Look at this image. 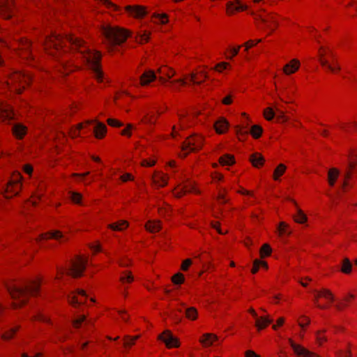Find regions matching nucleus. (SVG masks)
Listing matches in <instances>:
<instances>
[{
    "label": "nucleus",
    "mask_w": 357,
    "mask_h": 357,
    "mask_svg": "<svg viewBox=\"0 0 357 357\" xmlns=\"http://www.w3.org/2000/svg\"><path fill=\"white\" fill-rule=\"evenodd\" d=\"M228 191L225 188H219L217 200L220 204H225L227 202V195Z\"/></svg>",
    "instance_id": "nucleus-57"
},
{
    "label": "nucleus",
    "mask_w": 357,
    "mask_h": 357,
    "mask_svg": "<svg viewBox=\"0 0 357 357\" xmlns=\"http://www.w3.org/2000/svg\"><path fill=\"white\" fill-rule=\"evenodd\" d=\"M20 328V326H15L10 328L2 335V338L6 340H9L13 338Z\"/></svg>",
    "instance_id": "nucleus-54"
},
{
    "label": "nucleus",
    "mask_w": 357,
    "mask_h": 357,
    "mask_svg": "<svg viewBox=\"0 0 357 357\" xmlns=\"http://www.w3.org/2000/svg\"><path fill=\"white\" fill-rule=\"evenodd\" d=\"M135 278L132 273L130 271L126 270L123 271L119 273L118 287L119 289L121 291L123 296L127 297L130 285L134 282Z\"/></svg>",
    "instance_id": "nucleus-10"
},
{
    "label": "nucleus",
    "mask_w": 357,
    "mask_h": 357,
    "mask_svg": "<svg viewBox=\"0 0 357 357\" xmlns=\"http://www.w3.org/2000/svg\"><path fill=\"white\" fill-rule=\"evenodd\" d=\"M107 126L101 122H98L93 128V134L96 139H101L107 133Z\"/></svg>",
    "instance_id": "nucleus-34"
},
{
    "label": "nucleus",
    "mask_w": 357,
    "mask_h": 357,
    "mask_svg": "<svg viewBox=\"0 0 357 357\" xmlns=\"http://www.w3.org/2000/svg\"><path fill=\"white\" fill-rule=\"evenodd\" d=\"M139 335H126L123 338V347L127 350L130 349L136 343V341L139 338Z\"/></svg>",
    "instance_id": "nucleus-44"
},
{
    "label": "nucleus",
    "mask_w": 357,
    "mask_h": 357,
    "mask_svg": "<svg viewBox=\"0 0 357 357\" xmlns=\"http://www.w3.org/2000/svg\"><path fill=\"white\" fill-rule=\"evenodd\" d=\"M277 232L280 237L289 236L291 234L290 225L284 221L280 222L278 225Z\"/></svg>",
    "instance_id": "nucleus-36"
},
{
    "label": "nucleus",
    "mask_w": 357,
    "mask_h": 357,
    "mask_svg": "<svg viewBox=\"0 0 357 357\" xmlns=\"http://www.w3.org/2000/svg\"><path fill=\"white\" fill-rule=\"evenodd\" d=\"M353 265L348 258H344L340 263V271L346 275L351 273Z\"/></svg>",
    "instance_id": "nucleus-43"
},
{
    "label": "nucleus",
    "mask_w": 357,
    "mask_h": 357,
    "mask_svg": "<svg viewBox=\"0 0 357 357\" xmlns=\"http://www.w3.org/2000/svg\"><path fill=\"white\" fill-rule=\"evenodd\" d=\"M31 80L32 77L30 74L15 70L10 73L6 81L1 84L3 90L1 93H4L6 89H8L15 91L17 93H21L31 84Z\"/></svg>",
    "instance_id": "nucleus-4"
},
{
    "label": "nucleus",
    "mask_w": 357,
    "mask_h": 357,
    "mask_svg": "<svg viewBox=\"0 0 357 357\" xmlns=\"http://www.w3.org/2000/svg\"><path fill=\"white\" fill-rule=\"evenodd\" d=\"M325 330H320L316 332V343L319 346H322L324 343L327 341V337L325 335Z\"/></svg>",
    "instance_id": "nucleus-58"
},
{
    "label": "nucleus",
    "mask_w": 357,
    "mask_h": 357,
    "mask_svg": "<svg viewBox=\"0 0 357 357\" xmlns=\"http://www.w3.org/2000/svg\"><path fill=\"white\" fill-rule=\"evenodd\" d=\"M150 34L151 33L149 31H143L139 32L136 36L137 42L140 44L146 43L149 40Z\"/></svg>",
    "instance_id": "nucleus-55"
},
{
    "label": "nucleus",
    "mask_w": 357,
    "mask_h": 357,
    "mask_svg": "<svg viewBox=\"0 0 357 357\" xmlns=\"http://www.w3.org/2000/svg\"><path fill=\"white\" fill-rule=\"evenodd\" d=\"M287 167L285 165L280 163L274 169L273 178L274 181H278L280 177L285 173Z\"/></svg>",
    "instance_id": "nucleus-48"
},
{
    "label": "nucleus",
    "mask_w": 357,
    "mask_h": 357,
    "mask_svg": "<svg viewBox=\"0 0 357 357\" xmlns=\"http://www.w3.org/2000/svg\"><path fill=\"white\" fill-rule=\"evenodd\" d=\"M262 20L266 28L271 31H273L278 26V16L275 13L266 15Z\"/></svg>",
    "instance_id": "nucleus-27"
},
{
    "label": "nucleus",
    "mask_w": 357,
    "mask_h": 357,
    "mask_svg": "<svg viewBox=\"0 0 357 357\" xmlns=\"http://www.w3.org/2000/svg\"><path fill=\"white\" fill-rule=\"evenodd\" d=\"M204 144V137L198 134H194L183 142L180 153V157L185 158L186 155L192 151L200 150Z\"/></svg>",
    "instance_id": "nucleus-7"
},
{
    "label": "nucleus",
    "mask_w": 357,
    "mask_h": 357,
    "mask_svg": "<svg viewBox=\"0 0 357 357\" xmlns=\"http://www.w3.org/2000/svg\"><path fill=\"white\" fill-rule=\"evenodd\" d=\"M152 20L157 24H165L168 22V15L165 13L153 14L152 15Z\"/></svg>",
    "instance_id": "nucleus-53"
},
{
    "label": "nucleus",
    "mask_w": 357,
    "mask_h": 357,
    "mask_svg": "<svg viewBox=\"0 0 357 357\" xmlns=\"http://www.w3.org/2000/svg\"><path fill=\"white\" fill-rule=\"evenodd\" d=\"M42 279L39 277L29 280L13 282L7 285V290L13 300L11 307L14 310L24 306L31 296H38Z\"/></svg>",
    "instance_id": "nucleus-2"
},
{
    "label": "nucleus",
    "mask_w": 357,
    "mask_h": 357,
    "mask_svg": "<svg viewBox=\"0 0 357 357\" xmlns=\"http://www.w3.org/2000/svg\"><path fill=\"white\" fill-rule=\"evenodd\" d=\"M22 176L21 174L18 172H13L3 192L4 197L6 199H10L17 195L22 189Z\"/></svg>",
    "instance_id": "nucleus-8"
},
{
    "label": "nucleus",
    "mask_w": 357,
    "mask_h": 357,
    "mask_svg": "<svg viewBox=\"0 0 357 357\" xmlns=\"http://www.w3.org/2000/svg\"><path fill=\"white\" fill-rule=\"evenodd\" d=\"M188 193L200 195L201 190L197 188V183L191 180H186L178 184L172 190V194L176 198H181Z\"/></svg>",
    "instance_id": "nucleus-9"
},
{
    "label": "nucleus",
    "mask_w": 357,
    "mask_h": 357,
    "mask_svg": "<svg viewBox=\"0 0 357 357\" xmlns=\"http://www.w3.org/2000/svg\"><path fill=\"white\" fill-rule=\"evenodd\" d=\"M260 268H263L266 270L268 269V264L265 261H262L260 259H255L253 261V266L251 269V273L252 274H256Z\"/></svg>",
    "instance_id": "nucleus-47"
},
{
    "label": "nucleus",
    "mask_w": 357,
    "mask_h": 357,
    "mask_svg": "<svg viewBox=\"0 0 357 357\" xmlns=\"http://www.w3.org/2000/svg\"><path fill=\"white\" fill-rule=\"evenodd\" d=\"M207 78V74L204 70H199L195 73H192L190 76V82L194 84H201L206 80Z\"/></svg>",
    "instance_id": "nucleus-38"
},
{
    "label": "nucleus",
    "mask_w": 357,
    "mask_h": 357,
    "mask_svg": "<svg viewBox=\"0 0 357 357\" xmlns=\"http://www.w3.org/2000/svg\"><path fill=\"white\" fill-rule=\"evenodd\" d=\"M275 118L278 123H284L289 121V117L282 110L277 109Z\"/></svg>",
    "instance_id": "nucleus-59"
},
{
    "label": "nucleus",
    "mask_w": 357,
    "mask_h": 357,
    "mask_svg": "<svg viewBox=\"0 0 357 357\" xmlns=\"http://www.w3.org/2000/svg\"><path fill=\"white\" fill-rule=\"evenodd\" d=\"M93 122H95V121H87L84 123H80L77 124L75 127H73L70 128L69 131V135L71 138H76L78 136L80 135V131L82 129L86 128Z\"/></svg>",
    "instance_id": "nucleus-32"
},
{
    "label": "nucleus",
    "mask_w": 357,
    "mask_h": 357,
    "mask_svg": "<svg viewBox=\"0 0 357 357\" xmlns=\"http://www.w3.org/2000/svg\"><path fill=\"white\" fill-rule=\"evenodd\" d=\"M158 213L160 216L166 217L171 214V208L168 204H164L158 208Z\"/></svg>",
    "instance_id": "nucleus-63"
},
{
    "label": "nucleus",
    "mask_w": 357,
    "mask_h": 357,
    "mask_svg": "<svg viewBox=\"0 0 357 357\" xmlns=\"http://www.w3.org/2000/svg\"><path fill=\"white\" fill-rule=\"evenodd\" d=\"M229 122L224 117H220L215 121L213 127L216 133L219 135L225 134L229 129Z\"/></svg>",
    "instance_id": "nucleus-29"
},
{
    "label": "nucleus",
    "mask_w": 357,
    "mask_h": 357,
    "mask_svg": "<svg viewBox=\"0 0 357 357\" xmlns=\"http://www.w3.org/2000/svg\"><path fill=\"white\" fill-rule=\"evenodd\" d=\"M31 320L32 321H38L47 323L49 324H52L50 318L48 316H47L43 313H38L37 314L33 316V317L31 318Z\"/></svg>",
    "instance_id": "nucleus-61"
},
{
    "label": "nucleus",
    "mask_w": 357,
    "mask_h": 357,
    "mask_svg": "<svg viewBox=\"0 0 357 357\" xmlns=\"http://www.w3.org/2000/svg\"><path fill=\"white\" fill-rule=\"evenodd\" d=\"M261 39L249 40L247 42L241 45V47H244V51L248 52L250 48L256 46L258 43H261Z\"/></svg>",
    "instance_id": "nucleus-62"
},
{
    "label": "nucleus",
    "mask_w": 357,
    "mask_h": 357,
    "mask_svg": "<svg viewBox=\"0 0 357 357\" xmlns=\"http://www.w3.org/2000/svg\"><path fill=\"white\" fill-rule=\"evenodd\" d=\"M129 226V222L127 220H119L116 222L109 224L107 228L114 231H123L126 229Z\"/></svg>",
    "instance_id": "nucleus-33"
},
{
    "label": "nucleus",
    "mask_w": 357,
    "mask_h": 357,
    "mask_svg": "<svg viewBox=\"0 0 357 357\" xmlns=\"http://www.w3.org/2000/svg\"><path fill=\"white\" fill-rule=\"evenodd\" d=\"M301 67V61L297 58H294L283 66L282 71L285 75L291 76L298 72Z\"/></svg>",
    "instance_id": "nucleus-19"
},
{
    "label": "nucleus",
    "mask_w": 357,
    "mask_h": 357,
    "mask_svg": "<svg viewBox=\"0 0 357 357\" xmlns=\"http://www.w3.org/2000/svg\"><path fill=\"white\" fill-rule=\"evenodd\" d=\"M13 119H15V114L11 107L0 100V121L10 123Z\"/></svg>",
    "instance_id": "nucleus-20"
},
{
    "label": "nucleus",
    "mask_w": 357,
    "mask_h": 357,
    "mask_svg": "<svg viewBox=\"0 0 357 357\" xmlns=\"http://www.w3.org/2000/svg\"><path fill=\"white\" fill-rule=\"evenodd\" d=\"M15 13L14 0H0V16L4 19H10Z\"/></svg>",
    "instance_id": "nucleus-16"
},
{
    "label": "nucleus",
    "mask_w": 357,
    "mask_h": 357,
    "mask_svg": "<svg viewBox=\"0 0 357 357\" xmlns=\"http://www.w3.org/2000/svg\"><path fill=\"white\" fill-rule=\"evenodd\" d=\"M340 128L345 132L357 130V121H354L349 123H341Z\"/></svg>",
    "instance_id": "nucleus-51"
},
{
    "label": "nucleus",
    "mask_w": 357,
    "mask_h": 357,
    "mask_svg": "<svg viewBox=\"0 0 357 357\" xmlns=\"http://www.w3.org/2000/svg\"><path fill=\"white\" fill-rule=\"evenodd\" d=\"M318 57L322 67L326 66L337 59L332 50L328 46H321L319 48Z\"/></svg>",
    "instance_id": "nucleus-12"
},
{
    "label": "nucleus",
    "mask_w": 357,
    "mask_h": 357,
    "mask_svg": "<svg viewBox=\"0 0 357 357\" xmlns=\"http://www.w3.org/2000/svg\"><path fill=\"white\" fill-rule=\"evenodd\" d=\"M318 57L322 67L326 66L337 59L332 50L328 46H321L319 48Z\"/></svg>",
    "instance_id": "nucleus-13"
},
{
    "label": "nucleus",
    "mask_w": 357,
    "mask_h": 357,
    "mask_svg": "<svg viewBox=\"0 0 357 357\" xmlns=\"http://www.w3.org/2000/svg\"><path fill=\"white\" fill-rule=\"evenodd\" d=\"M294 205L296 213L293 215L294 220L298 224H304L307 221V217L302 209L298 206V203L294 199L291 200Z\"/></svg>",
    "instance_id": "nucleus-30"
},
{
    "label": "nucleus",
    "mask_w": 357,
    "mask_h": 357,
    "mask_svg": "<svg viewBox=\"0 0 357 357\" xmlns=\"http://www.w3.org/2000/svg\"><path fill=\"white\" fill-rule=\"evenodd\" d=\"M87 264L88 257L86 255H75L70 261L69 266L67 269V274L73 278L82 276Z\"/></svg>",
    "instance_id": "nucleus-6"
},
{
    "label": "nucleus",
    "mask_w": 357,
    "mask_h": 357,
    "mask_svg": "<svg viewBox=\"0 0 357 357\" xmlns=\"http://www.w3.org/2000/svg\"><path fill=\"white\" fill-rule=\"evenodd\" d=\"M193 117L188 114H179V126L182 129H185L191 126L193 123L192 122Z\"/></svg>",
    "instance_id": "nucleus-39"
},
{
    "label": "nucleus",
    "mask_w": 357,
    "mask_h": 357,
    "mask_svg": "<svg viewBox=\"0 0 357 357\" xmlns=\"http://www.w3.org/2000/svg\"><path fill=\"white\" fill-rule=\"evenodd\" d=\"M45 52L59 60V71L66 76L79 68L80 60L92 71L93 76L98 83L104 82V73L101 68L102 54L100 52L91 50L81 38L68 35L63 37L55 33L47 37L44 43Z\"/></svg>",
    "instance_id": "nucleus-1"
},
{
    "label": "nucleus",
    "mask_w": 357,
    "mask_h": 357,
    "mask_svg": "<svg viewBox=\"0 0 357 357\" xmlns=\"http://www.w3.org/2000/svg\"><path fill=\"white\" fill-rule=\"evenodd\" d=\"M185 278L183 273H177L172 277V282L174 284H181L184 282Z\"/></svg>",
    "instance_id": "nucleus-64"
},
{
    "label": "nucleus",
    "mask_w": 357,
    "mask_h": 357,
    "mask_svg": "<svg viewBox=\"0 0 357 357\" xmlns=\"http://www.w3.org/2000/svg\"><path fill=\"white\" fill-rule=\"evenodd\" d=\"M273 322V319L268 317H259L255 321V326L258 330H262L266 328L270 324Z\"/></svg>",
    "instance_id": "nucleus-42"
},
{
    "label": "nucleus",
    "mask_w": 357,
    "mask_h": 357,
    "mask_svg": "<svg viewBox=\"0 0 357 357\" xmlns=\"http://www.w3.org/2000/svg\"><path fill=\"white\" fill-rule=\"evenodd\" d=\"M71 202L75 204H82V195L77 192L70 191L68 192Z\"/></svg>",
    "instance_id": "nucleus-56"
},
{
    "label": "nucleus",
    "mask_w": 357,
    "mask_h": 357,
    "mask_svg": "<svg viewBox=\"0 0 357 357\" xmlns=\"http://www.w3.org/2000/svg\"><path fill=\"white\" fill-rule=\"evenodd\" d=\"M339 176V171L336 168H331L328 172V182L330 186H333Z\"/></svg>",
    "instance_id": "nucleus-46"
},
{
    "label": "nucleus",
    "mask_w": 357,
    "mask_h": 357,
    "mask_svg": "<svg viewBox=\"0 0 357 357\" xmlns=\"http://www.w3.org/2000/svg\"><path fill=\"white\" fill-rule=\"evenodd\" d=\"M158 339L162 341L167 349L178 348L181 346L179 340L173 335L169 330H165L158 335Z\"/></svg>",
    "instance_id": "nucleus-15"
},
{
    "label": "nucleus",
    "mask_w": 357,
    "mask_h": 357,
    "mask_svg": "<svg viewBox=\"0 0 357 357\" xmlns=\"http://www.w3.org/2000/svg\"><path fill=\"white\" fill-rule=\"evenodd\" d=\"M158 73L159 74V80L162 84L166 83L175 74V71L172 68L166 66L159 68Z\"/></svg>",
    "instance_id": "nucleus-25"
},
{
    "label": "nucleus",
    "mask_w": 357,
    "mask_h": 357,
    "mask_svg": "<svg viewBox=\"0 0 357 357\" xmlns=\"http://www.w3.org/2000/svg\"><path fill=\"white\" fill-rule=\"evenodd\" d=\"M263 128L259 125H253L250 130V134L252 137L257 139L261 137L263 133Z\"/></svg>",
    "instance_id": "nucleus-52"
},
{
    "label": "nucleus",
    "mask_w": 357,
    "mask_h": 357,
    "mask_svg": "<svg viewBox=\"0 0 357 357\" xmlns=\"http://www.w3.org/2000/svg\"><path fill=\"white\" fill-rule=\"evenodd\" d=\"M161 227V222L159 220H149L145 225L146 229L151 233L158 232Z\"/></svg>",
    "instance_id": "nucleus-41"
},
{
    "label": "nucleus",
    "mask_w": 357,
    "mask_h": 357,
    "mask_svg": "<svg viewBox=\"0 0 357 357\" xmlns=\"http://www.w3.org/2000/svg\"><path fill=\"white\" fill-rule=\"evenodd\" d=\"M349 168L344 174V178L343 184L342 186V188L344 191L347 190V188L349 185V181L351 178L353 170L356 167V160H357V151L353 150L350 152L349 156Z\"/></svg>",
    "instance_id": "nucleus-17"
},
{
    "label": "nucleus",
    "mask_w": 357,
    "mask_h": 357,
    "mask_svg": "<svg viewBox=\"0 0 357 357\" xmlns=\"http://www.w3.org/2000/svg\"><path fill=\"white\" fill-rule=\"evenodd\" d=\"M156 75L154 71L151 70H145L139 77V84L142 86H149L151 82L155 81Z\"/></svg>",
    "instance_id": "nucleus-28"
},
{
    "label": "nucleus",
    "mask_w": 357,
    "mask_h": 357,
    "mask_svg": "<svg viewBox=\"0 0 357 357\" xmlns=\"http://www.w3.org/2000/svg\"><path fill=\"white\" fill-rule=\"evenodd\" d=\"M169 176L160 171H155L152 176V182L158 188H163L168 183Z\"/></svg>",
    "instance_id": "nucleus-24"
},
{
    "label": "nucleus",
    "mask_w": 357,
    "mask_h": 357,
    "mask_svg": "<svg viewBox=\"0 0 357 357\" xmlns=\"http://www.w3.org/2000/svg\"><path fill=\"white\" fill-rule=\"evenodd\" d=\"M218 340V337L211 333H204L199 340V343L203 347L207 348L214 344Z\"/></svg>",
    "instance_id": "nucleus-26"
},
{
    "label": "nucleus",
    "mask_w": 357,
    "mask_h": 357,
    "mask_svg": "<svg viewBox=\"0 0 357 357\" xmlns=\"http://www.w3.org/2000/svg\"><path fill=\"white\" fill-rule=\"evenodd\" d=\"M198 310L195 307H188L185 310V317L190 321H196L198 319Z\"/></svg>",
    "instance_id": "nucleus-45"
},
{
    "label": "nucleus",
    "mask_w": 357,
    "mask_h": 357,
    "mask_svg": "<svg viewBox=\"0 0 357 357\" xmlns=\"http://www.w3.org/2000/svg\"><path fill=\"white\" fill-rule=\"evenodd\" d=\"M159 115L160 114H157L153 111H149L142 116L141 123L145 125L153 126L156 123Z\"/></svg>",
    "instance_id": "nucleus-31"
},
{
    "label": "nucleus",
    "mask_w": 357,
    "mask_h": 357,
    "mask_svg": "<svg viewBox=\"0 0 357 357\" xmlns=\"http://www.w3.org/2000/svg\"><path fill=\"white\" fill-rule=\"evenodd\" d=\"M54 239L60 242H65L68 238L59 230H52L46 233L42 234L38 238V241Z\"/></svg>",
    "instance_id": "nucleus-23"
},
{
    "label": "nucleus",
    "mask_w": 357,
    "mask_h": 357,
    "mask_svg": "<svg viewBox=\"0 0 357 357\" xmlns=\"http://www.w3.org/2000/svg\"><path fill=\"white\" fill-rule=\"evenodd\" d=\"M26 127L20 123L15 124L12 128L13 135L19 139H22L26 134Z\"/></svg>",
    "instance_id": "nucleus-35"
},
{
    "label": "nucleus",
    "mask_w": 357,
    "mask_h": 357,
    "mask_svg": "<svg viewBox=\"0 0 357 357\" xmlns=\"http://www.w3.org/2000/svg\"><path fill=\"white\" fill-rule=\"evenodd\" d=\"M125 11L128 16L136 19H142L146 15V8L139 5L126 6Z\"/></svg>",
    "instance_id": "nucleus-22"
},
{
    "label": "nucleus",
    "mask_w": 357,
    "mask_h": 357,
    "mask_svg": "<svg viewBox=\"0 0 357 357\" xmlns=\"http://www.w3.org/2000/svg\"><path fill=\"white\" fill-rule=\"evenodd\" d=\"M324 68L333 74H338L341 70V66L338 62L337 59L328 64Z\"/></svg>",
    "instance_id": "nucleus-50"
},
{
    "label": "nucleus",
    "mask_w": 357,
    "mask_h": 357,
    "mask_svg": "<svg viewBox=\"0 0 357 357\" xmlns=\"http://www.w3.org/2000/svg\"><path fill=\"white\" fill-rule=\"evenodd\" d=\"M87 296L83 289H77L68 296V302L73 306L82 305L85 303Z\"/></svg>",
    "instance_id": "nucleus-21"
},
{
    "label": "nucleus",
    "mask_w": 357,
    "mask_h": 357,
    "mask_svg": "<svg viewBox=\"0 0 357 357\" xmlns=\"http://www.w3.org/2000/svg\"><path fill=\"white\" fill-rule=\"evenodd\" d=\"M250 161L255 167L260 168L264 163V158L259 153H255L250 155Z\"/></svg>",
    "instance_id": "nucleus-40"
},
{
    "label": "nucleus",
    "mask_w": 357,
    "mask_h": 357,
    "mask_svg": "<svg viewBox=\"0 0 357 357\" xmlns=\"http://www.w3.org/2000/svg\"><path fill=\"white\" fill-rule=\"evenodd\" d=\"M318 57L322 67L326 66L337 59L332 50L328 46H321L319 48Z\"/></svg>",
    "instance_id": "nucleus-14"
},
{
    "label": "nucleus",
    "mask_w": 357,
    "mask_h": 357,
    "mask_svg": "<svg viewBox=\"0 0 357 357\" xmlns=\"http://www.w3.org/2000/svg\"><path fill=\"white\" fill-rule=\"evenodd\" d=\"M86 316L83 315V314L77 316L72 321V326L75 329L80 328L83 326L86 325Z\"/></svg>",
    "instance_id": "nucleus-49"
},
{
    "label": "nucleus",
    "mask_w": 357,
    "mask_h": 357,
    "mask_svg": "<svg viewBox=\"0 0 357 357\" xmlns=\"http://www.w3.org/2000/svg\"><path fill=\"white\" fill-rule=\"evenodd\" d=\"M271 253L272 249L267 243L264 244L259 250V255L261 259L270 256Z\"/></svg>",
    "instance_id": "nucleus-60"
},
{
    "label": "nucleus",
    "mask_w": 357,
    "mask_h": 357,
    "mask_svg": "<svg viewBox=\"0 0 357 357\" xmlns=\"http://www.w3.org/2000/svg\"><path fill=\"white\" fill-rule=\"evenodd\" d=\"M247 10V6L241 0L229 1L226 4V15L233 16Z\"/></svg>",
    "instance_id": "nucleus-18"
},
{
    "label": "nucleus",
    "mask_w": 357,
    "mask_h": 357,
    "mask_svg": "<svg viewBox=\"0 0 357 357\" xmlns=\"http://www.w3.org/2000/svg\"><path fill=\"white\" fill-rule=\"evenodd\" d=\"M15 43L9 41L7 45L13 48L18 56L26 64L33 66L35 63V58L32 51L31 43L26 38H22L19 40L15 39Z\"/></svg>",
    "instance_id": "nucleus-5"
},
{
    "label": "nucleus",
    "mask_w": 357,
    "mask_h": 357,
    "mask_svg": "<svg viewBox=\"0 0 357 357\" xmlns=\"http://www.w3.org/2000/svg\"><path fill=\"white\" fill-rule=\"evenodd\" d=\"M100 31L104 38L103 44L110 54L114 53L117 46L124 43L129 37L127 29L107 23H102L100 25Z\"/></svg>",
    "instance_id": "nucleus-3"
},
{
    "label": "nucleus",
    "mask_w": 357,
    "mask_h": 357,
    "mask_svg": "<svg viewBox=\"0 0 357 357\" xmlns=\"http://www.w3.org/2000/svg\"><path fill=\"white\" fill-rule=\"evenodd\" d=\"M218 162L222 166H231L235 164V157L232 154L226 153L220 156Z\"/></svg>",
    "instance_id": "nucleus-37"
},
{
    "label": "nucleus",
    "mask_w": 357,
    "mask_h": 357,
    "mask_svg": "<svg viewBox=\"0 0 357 357\" xmlns=\"http://www.w3.org/2000/svg\"><path fill=\"white\" fill-rule=\"evenodd\" d=\"M334 297L332 292L326 289L319 291L315 296V304L321 309H326L331 306Z\"/></svg>",
    "instance_id": "nucleus-11"
}]
</instances>
